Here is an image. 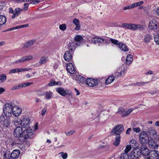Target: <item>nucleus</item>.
I'll return each instance as SVG.
<instances>
[{
  "mask_svg": "<svg viewBox=\"0 0 159 159\" xmlns=\"http://www.w3.org/2000/svg\"><path fill=\"white\" fill-rule=\"evenodd\" d=\"M30 127L26 128L23 131L22 127H17L14 130L13 134L16 137L19 138V139L22 142H24L29 139L32 138L34 134Z\"/></svg>",
  "mask_w": 159,
  "mask_h": 159,
  "instance_id": "f257e3e1",
  "label": "nucleus"
},
{
  "mask_svg": "<svg viewBox=\"0 0 159 159\" xmlns=\"http://www.w3.org/2000/svg\"><path fill=\"white\" fill-rule=\"evenodd\" d=\"M13 107L12 105L9 103H6L3 107V112L7 117L12 116Z\"/></svg>",
  "mask_w": 159,
  "mask_h": 159,
  "instance_id": "f03ea898",
  "label": "nucleus"
},
{
  "mask_svg": "<svg viewBox=\"0 0 159 159\" xmlns=\"http://www.w3.org/2000/svg\"><path fill=\"white\" fill-rule=\"evenodd\" d=\"M124 127L121 125H118L115 126L111 130V132L114 135H120L123 131Z\"/></svg>",
  "mask_w": 159,
  "mask_h": 159,
  "instance_id": "7ed1b4c3",
  "label": "nucleus"
},
{
  "mask_svg": "<svg viewBox=\"0 0 159 159\" xmlns=\"http://www.w3.org/2000/svg\"><path fill=\"white\" fill-rule=\"evenodd\" d=\"M139 140L142 144L147 143L149 140V136L146 132L143 131L140 134Z\"/></svg>",
  "mask_w": 159,
  "mask_h": 159,
  "instance_id": "20e7f679",
  "label": "nucleus"
},
{
  "mask_svg": "<svg viewBox=\"0 0 159 159\" xmlns=\"http://www.w3.org/2000/svg\"><path fill=\"white\" fill-rule=\"evenodd\" d=\"M158 21L155 20L153 19L151 20L149 23L148 28L151 30H157V27Z\"/></svg>",
  "mask_w": 159,
  "mask_h": 159,
  "instance_id": "39448f33",
  "label": "nucleus"
},
{
  "mask_svg": "<svg viewBox=\"0 0 159 159\" xmlns=\"http://www.w3.org/2000/svg\"><path fill=\"white\" fill-rule=\"evenodd\" d=\"M85 82L89 86L94 87L98 84V80L93 78H89L86 79Z\"/></svg>",
  "mask_w": 159,
  "mask_h": 159,
  "instance_id": "423d86ee",
  "label": "nucleus"
},
{
  "mask_svg": "<svg viewBox=\"0 0 159 159\" xmlns=\"http://www.w3.org/2000/svg\"><path fill=\"white\" fill-rule=\"evenodd\" d=\"M148 143L149 146L151 148L155 149L157 148V151L158 152L159 145L157 144V142L156 141L153 139H151L148 140Z\"/></svg>",
  "mask_w": 159,
  "mask_h": 159,
  "instance_id": "0eeeda50",
  "label": "nucleus"
},
{
  "mask_svg": "<svg viewBox=\"0 0 159 159\" xmlns=\"http://www.w3.org/2000/svg\"><path fill=\"white\" fill-rule=\"evenodd\" d=\"M77 46V43L71 41L67 44V47L68 48L69 51L74 52Z\"/></svg>",
  "mask_w": 159,
  "mask_h": 159,
  "instance_id": "6e6552de",
  "label": "nucleus"
},
{
  "mask_svg": "<svg viewBox=\"0 0 159 159\" xmlns=\"http://www.w3.org/2000/svg\"><path fill=\"white\" fill-rule=\"evenodd\" d=\"M21 111L20 108L18 106H15L13 107L12 114L15 116H17L21 114Z\"/></svg>",
  "mask_w": 159,
  "mask_h": 159,
  "instance_id": "1a4fd4ad",
  "label": "nucleus"
},
{
  "mask_svg": "<svg viewBox=\"0 0 159 159\" xmlns=\"http://www.w3.org/2000/svg\"><path fill=\"white\" fill-rule=\"evenodd\" d=\"M141 152L144 156L149 154L150 152L148 148L145 146V144H142L140 147Z\"/></svg>",
  "mask_w": 159,
  "mask_h": 159,
  "instance_id": "9d476101",
  "label": "nucleus"
},
{
  "mask_svg": "<svg viewBox=\"0 0 159 159\" xmlns=\"http://www.w3.org/2000/svg\"><path fill=\"white\" fill-rule=\"evenodd\" d=\"M33 57L31 56H27L21 57L20 59L18 60L15 61L14 63L15 64H17L21 63L24 62L25 61L32 59Z\"/></svg>",
  "mask_w": 159,
  "mask_h": 159,
  "instance_id": "9b49d317",
  "label": "nucleus"
},
{
  "mask_svg": "<svg viewBox=\"0 0 159 159\" xmlns=\"http://www.w3.org/2000/svg\"><path fill=\"white\" fill-rule=\"evenodd\" d=\"M137 29H139L140 30H143V27L142 25H140L129 24V29L134 30Z\"/></svg>",
  "mask_w": 159,
  "mask_h": 159,
  "instance_id": "f8f14e48",
  "label": "nucleus"
},
{
  "mask_svg": "<svg viewBox=\"0 0 159 159\" xmlns=\"http://www.w3.org/2000/svg\"><path fill=\"white\" fill-rule=\"evenodd\" d=\"M73 53L69 51H66L64 55V60L66 61H70L72 57V54Z\"/></svg>",
  "mask_w": 159,
  "mask_h": 159,
  "instance_id": "ddd939ff",
  "label": "nucleus"
},
{
  "mask_svg": "<svg viewBox=\"0 0 159 159\" xmlns=\"http://www.w3.org/2000/svg\"><path fill=\"white\" fill-rule=\"evenodd\" d=\"M36 41L35 39H32L29 40L24 44L23 48L25 49L30 47L35 43Z\"/></svg>",
  "mask_w": 159,
  "mask_h": 159,
  "instance_id": "4468645a",
  "label": "nucleus"
},
{
  "mask_svg": "<svg viewBox=\"0 0 159 159\" xmlns=\"http://www.w3.org/2000/svg\"><path fill=\"white\" fill-rule=\"evenodd\" d=\"M30 120L29 118L24 117L21 121V125L24 128L30 124Z\"/></svg>",
  "mask_w": 159,
  "mask_h": 159,
  "instance_id": "2eb2a0df",
  "label": "nucleus"
},
{
  "mask_svg": "<svg viewBox=\"0 0 159 159\" xmlns=\"http://www.w3.org/2000/svg\"><path fill=\"white\" fill-rule=\"evenodd\" d=\"M140 156V152H138L136 150L132 151L131 152L130 157L131 159H137Z\"/></svg>",
  "mask_w": 159,
  "mask_h": 159,
  "instance_id": "dca6fc26",
  "label": "nucleus"
},
{
  "mask_svg": "<svg viewBox=\"0 0 159 159\" xmlns=\"http://www.w3.org/2000/svg\"><path fill=\"white\" fill-rule=\"evenodd\" d=\"M66 70L69 73L71 74H73L75 73V69L73 64L69 63L67 65Z\"/></svg>",
  "mask_w": 159,
  "mask_h": 159,
  "instance_id": "f3484780",
  "label": "nucleus"
},
{
  "mask_svg": "<svg viewBox=\"0 0 159 159\" xmlns=\"http://www.w3.org/2000/svg\"><path fill=\"white\" fill-rule=\"evenodd\" d=\"M159 155L155 151H151L150 152L149 156L148 157L151 159H158Z\"/></svg>",
  "mask_w": 159,
  "mask_h": 159,
  "instance_id": "a211bd4d",
  "label": "nucleus"
},
{
  "mask_svg": "<svg viewBox=\"0 0 159 159\" xmlns=\"http://www.w3.org/2000/svg\"><path fill=\"white\" fill-rule=\"evenodd\" d=\"M118 45L119 48L122 51L126 52L129 50V48L127 45L121 42L118 43Z\"/></svg>",
  "mask_w": 159,
  "mask_h": 159,
  "instance_id": "6ab92c4d",
  "label": "nucleus"
},
{
  "mask_svg": "<svg viewBox=\"0 0 159 159\" xmlns=\"http://www.w3.org/2000/svg\"><path fill=\"white\" fill-rule=\"evenodd\" d=\"M20 151L19 150H14L11 154V157L12 159H15L19 156Z\"/></svg>",
  "mask_w": 159,
  "mask_h": 159,
  "instance_id": "aec40b11",
  "label": "nucleus"
},
{
  "mask_svg": "<svg viewBox=\"0 0 159 159\" xmlns=\"http://www.w3.org/2000/svg\"><path fill=\"white\" fill-rule=\"evenodd\" d=\"M75 41L77 42V45L79 46L81 43H82L83 41V37L78 35H77L74 37Z\"/></svg>",
  "mask_w": 159,
  "mask_h": 159,
  "instance_id": "412c9836",
  "label": "nucleus"
},
{
  "mask_svg": "<svg viewBox=\"0 0 159 159\" xmlns=\"http://www.w3.org/2000/svg\"><path fill=\"white\" fill-rule=\"evenodd\" d=\"M48 60V57L45 56L42 57L40 59L39 63L40 65L45 64L46 63Z\"/></svg>",
  "mask_w": 159,
  "mask_h": 159,
  "instance_id": "4be33fe9",
  "label": "nucleus"
},
{
  "mask_svg": "<svg viewBox=\"0 0 159 159\" xmlns=\"http://www.w3.org/2000/svg\"><path fill=\"white\" fill-rule=\"evenodd\" d=\"M56 91L61 95L65 96L66 95L65 90L62 88H58L56 89Z\"/></svg>",
  "mask_w": 159,
  "mask_h": 159,
  "instance_id": "5701e85b",
  "label": "nucleus"
},
{
  "mask_svg": "<svg viewBox=\"0 0 159 159\" xmlns=\"http://www.w3.org/2000/svg\"><path fill=\"white\" fill-rule=\"evenodd\" d=\"M125 109L123 107L119 108L117 112H116V114L121 115L122 116H125Z\"/></svg>",
  "mask_w": 159,
  "mask_h": 159,
  "instance_id": "b1692460",
  "label": "nucleus"
},
{
  "mask_svg": "<svg viewBox=\"0 0 159 159\" xmlns=\"http://www.w3.org/2000/svg\"><path fill=\"white\" fill-rule=\"evenodd\" d=\"M133 56L131 55H128L126 57V62L127 65H130L133 61Z\"/></svg>",
  "mask_w": 159,
  "mask_h": 159,
  "instance_id": "393cba45",
  "label": "nucleus"
},
{
  "mask_svg": "<svg viewBox=\"0 0 159 159\" xmlns=\"http://www.w3.org/2000/svg\"><path fill=\"white\" fill-rule=\"evenodd\" d=\"M52 93L50 91H47L45 93V98L46 100H48L52 98Z\"/></svg>",
  "mask_w": 159,
  "mask_h": 159,
  "instance_id": "a878e982",
  "label": "nucleus"
},
{
  "mask_svg": "<svg viewBox=\"0 0 159 159\" xmlns=\"http://www.w3.org/2000/svg\"><path fill=\"white\" fill-rule=\"evenodd\" d=\"M120 135L117 136L115 138V142L113 143V144L115 146H118L120 142Z\"/></svg>",
  "mask_w": 159,
  "mask_h": 159,
  "instance_id": "bb28decb",
  "label": "nucleus"
},
{
  "mask_svg": "<svg viewBox=\"0 0 159 159\" xmlns=\"http://www.w3.org/2000/svg\"><path fill=\"white\" fill-rule=\"evenodd\" d=\"M114 76H111L108 78L106 80L105 83L106 84H109L112 83L115 79Z\"/></svg>",
  "mask_w": 159,
  "mask_h": 159,
  "instance_id": "cd10ccee",
  "label": "nucleus"
},
{
  "mask_svg": "<svg viewBox=\"0 0 159 159\" xmlns=\"http://www.w3.org/2000/svg\"><path fill=\"white\" fill-rule=\"evenodd\" d=\"M6 22V18L3 16H0V25H2L4 24Z\"/></svg>",
  "mask_w": 159,
  "mask_h": 159,
  "instance_id": "c85d7f7f",
  "label": "nucleus"
},
{
  "mask_svg": "<svg viewBox=\"0 0 159 159\" xmlns=\"http://www.w3.org/2000/svg\"><path fill=\"white\" fill-rule=\"evenodd\" d=\"M21 120L18 118H15L12 122L13 124L15 126H17L19 124L21 125Z\"/></svg>",
  "mask_w": 159,
  "mask_h": 159,
  "instance_id": "c756f323",
  "label": "nucleus"
},
{
  "mask_svg": "<svg viewBox=\"0 0 159 159\" xmlns=\"http://www.w3.org/2000/svg\"><path fill=\"white\" fill-rule=\"evenodd\" d=\"M76 80L78 83L82 84L84 82L85 78L81 76H79Z\"/></svg>",
  "mask_w": 159,
  "mask_h": 159,
  "instance_id": "7c9ffc66",
  "label": "nucleus"
},
{
  "mask_svg": "<svg viewBox=\"0 0 159 159\" xmlns=\"http://www.w3.org/2000/svg\"><path fill=\"white\" fill-rule=\"evenodd\" d=\"M152 39V37L150 34H147L144 37V41L146 43H148Z\"/></svg>",
  "mask_w": 159,
  "mask_h": 159,
  "instance_id": "2f4dec72",
  "label": "nucleus"
},
{
  "mask_svg": "<svg viewBox=\"0 0 159 159\" xmlns=\"http://www.w3.org/2000/svg\"><path fill=\"white\" fill-rule=\"evenodd\" d=\"M10 123V120L9 119H6L5 120L2 122V125L4 127L7 128L9 125Z\"/></svg>",
  "mask_w": 159,
  "mask_h": 159,
  "instance_id": "473e14b6",
  "label": "nucleus"
},
{
  "mask_svg": "<svg viewBox=\"0 0 159 159\" xmlns=\"http://www.w3.org/2000/svg\"><path fill=\"white\" fill-rule=\"evenodd\" d=\"M149 82H137L136 83H134V84H132V85H134L135 86H143L145 85V84L148 83Z\"/></svg>",
  "mask_w": 159,
  "mask_h": 159,
  "instance_id": "72a5a7b5",
  "label": "nucleus"
},
{
  "mask_svg": "<svg viewBox=\"0 0 159 159\" xmlns=\"http://www.w3.org/2000/svg\"><path fill=\"white\" fill-rule=\"evenodd\" d=\"M7 76L5 74H2L0 75V81L1 82H4L6 80Z\"/></svg>",
  "mask_w": 159,
  "mask_h": 159,
  "instance_id": "f704fd0d",
  "label": "nucleus"
},
{
  "mask_svg": "<svg viewBox=\"0 0 159 159\" xmlns=\"http://www.w3.org/2000/svg\"><path fill=\"white\" fill-rule=\"evenodd\" d=\"M143 3V1H141L132 3V4L134 8L138 6H139Z\"/></svg>",
  "mask_w": 159,
  "mask_h": 159,
  "instance_id": "c9c22d12",
  "label": "nucleus"
},
{
  "mask_svg": "<svg viewBox=\"0 0 159 159\" xmlns=\"http://www.w3.org/2000/svg\"><path fill=\"white\" fill-rule=\"evenodd\" d=\"M131 145H127L124 150V151L125 152V153H124V155L126 154L131 149ZM124 156V155H123Z\"/></svg>",
  "mask_w": 159,
  "mask_h": 159,
  "instance_id": "e433bc0d",
  "label": "nucleus"
},
{
  "mask_svg": "<svg viewBox=\"0 0 159 159\" xmlns=\"http://www.w3.org/2000/svg\"><path fill=\"white\" fill-rule=\"evenodd\" d=\"M59 155H61V156L63 159H66L68 157V154L67 153L64 152H60Z\"/></svg>",
  "mask_w": 159,
  "mask_h": 159,
  "instance_id": "4c0bfd02",
  "label": "nucleus"
},
{
  "mask_svg": "<svg viewBox=\"0 0 159 159\" xmlns=\"http://www.w3.org/2000/svg\"><path fill=\"white\" fill-rule=\"evenodd\" d=\"M129 145H131V147H133L136 145L137 142L134 140H131L129 141Z\"/></svg>",
  "mask_w": 159,
  "mask_h": 159,
  "instance_id": "58836bf2",
  "label": "nucleus"
},
{
  "mask_svg": "<svg viewBox=\"0 0 159 159\" xmlns=\"http://www.w3.org/2000/svg\"><path fill=\"white\" fill-rule=\"evenodd\" d=\"M18 72H20V68L14 69L11 70L9 72V73H14Z\"/></svg>",
  "mask_w": 159,
  "mask_h": 159,
  "instance_id": "ea45409f",
  "label": "nucleus"
},
{
  "mask_svg": "<svg viewBox=\"0 0 159 159\" xmlns=\"http://www.w3.org/2000/svg\"><path fill=\"white\" fill-rule=\"evenodd\" d=\"M154 40L157 44L159 45V35H156L155 36Z\"/></svg>",
  "mask_w": 159,
  "mask_h": 159,
  "instance_id": "a19ab883",
  "label": "nucleus"
},
{
  "mask_svg": "<svg viewBox=\"0 0 159 159\" xmlns=\"http://www.w3.org/2000/svg\"><path fill=\"white\" fill-rule=\"evenodd\" d=\"M133 111L132 109H128L127 111H125V116H128L129 114Z\"/></svg>",
  "mask_w": 159,
  "mask_h": 159,
  "instance_id": "79ce46f5",
  "label": "nucleus"
},
{
  "mask_svg": "<svg viewBox=\"0 0 159 159\" xmlns=\"http://www.w3.org/2000/svg\"><path fill=\"white\" fill-rule=\"evenodd\" d=\"M60 29L63 31L65 30L66 28V26L65 24H63L59 26Z\"/></svg>",
  "mask_w": 159,
  "mask_h": 159,
  "instance_id": "37998d69",
  "label": "nucleus"
},
{
  "mask_svg": "<svg viewBox=\"0 0 159 159\" xmlns=\"http://www.w3.org/2000/svg\"><path fill=\"white\" fill-rule=\"evenodd\" d=\"M133 8L132 4L130 5L127 6L123 7V9L124 10H126L127 9H132Z\"/></svg>",
  "mask_w": 159,
  "mask_h": 159,
  "instance_id": "c03bdc74",
  "label": "nucleus"
},
{
  "mask_svg": "<svg viewBox=\"0 0 159 159\" xmlns=\"http://www.w3.org/2000/svg\"><path fill=\"white\" fill-rule=\"evenodd\" d=\"M20 29V27L19 26L14 27L8 29H7V30H6L5 31H10L12 30H13L15 29Z\"/></svg>",
  "mask_w": 159,
  "mask_h": 159,
  "instance_id": "a18cd8bd",
  "label": "nucleus"
},
{
  "mask_svg": "<svg viewBox=\"0 0 159 159\" xmlns=\"http://www.w3.org/2000/svg\"><path fill=\"white\" fill-rule=\"evenodd\" d=\"M98 38H94L92 39L91 40L92 43L94 44L98 43Z\"/></svg>",
  "mask_w": 159,
  "mask_h": 159,
  "instance_id": "49530a36",
  "label": "nucleus"
},
{
  "mask_svg": "<svg viewBox=\"0 0 159 159\" xmlns=\"http://www.w3.org/2000/svg\"><path fill=\"white\" fill-rule=\"evenodd\" d=\"M110 41L112 43L114 44L117 45L118 44V41L117 40L115 39H111Z\"/></svg>",
  "mask_w": 159,
  "mask_h": 159,
  "instance_id": "de8ad7c7",
  "label": "nucleus"
},
{
  "mask_svg": "<svg viewBox=\"0 0 159 159\" xmlns=\"http://www.w3.org/2000/svg\"><path fill=\"white\" fill-rule=\"evenodd\" d=\"M73 23L75 25H77L80 24L79 20L78 19L75 18L73 20Z\"/></svg>",
  "mask_w": 159,
  "mask_h": 159,
  "instance_id": "09e8293b",
  "label": "nucleus"
},
{
  "mask_svg": "<svg viewBox=\"0 0 159 159\" xmlns=\"http://www.w3.org/2000/svg\"><path fill=\"white\" fill-rule=\"evenodd\" d=\"M129 24L130 23H123L122 24V27H124L125 28H126L128 29H129Z\"/></svg>",
  "mask_w": 159,
  "mask_h": 159,
  "instance_id": "8fccbe9b",
  "label": "nucleus"
},
{
  "mask_svg": "<svg viewBox=\"0 0 159 159\" xmlns=\"http://www.w3.org/2000/svg\"><path fill=\"white\" fill-rule=\"evenodd\" d=\"M9 154L7 152H5L3 154L4 159H9Z\"/></svg>",
  "mask_w": 159,
  "mask_h": 159,
  "instance_id": "3c124183",
  "label": "nucleus"
},
{
  "mask_svg": "<svg viewBox=\"0 0 159 159\" xmlns=\"http://www.w3.org/2000/svg\"><path fill=\"white\" fill-rule=\"evenodd\" d=\"M133 130L136 133H138L140 131V129L139 127L133 128Z\"/></svg>",
  "mask_w": 159,
  "mask_h": 159,
  "instance_id": "603ef678",
  "label": "nucleus"
},
{
  "mask_svg": "<svg viewBox=\"0 0 159 159\" xmlns=\"http://www.w3.org/2000/svg\"><path fill=\"white\" fill-rule=\"evenodd\" d=\"M75 132V131L74 130H72L67 133H65V134L67 136H69L72 135L74 134Z\"/></svg>",
  "mask_w": 159,
  "mask_h": 159,
  "instance_id": "864d4df0",
  "label": "nucleus"
},
{
  "mask_svg": "<svg viewBox=\"0 0 159 159\" xmlns=\"http://www.w3.org/2000/svg\"><path fill=\"white\" fill-rule=\"evenodd\" d=\"M22 10V9L19 8H17L15 10V12L18 15H19Z\"/></svg>",
  "mask_w": 159,
  "mask_h": 159,
  "instance_id": "5fc2aeb1",
  "label": "nucleus"
},
{
  "mask_svg": "<svg viewBox=\"0 0 159 159\" xmlns=\"http://www.w3.org/2000/svg\"><path fill=\"white\" fill-rule=\"evenodd\" d=\"M6 119L5 116L2 115L0 117V122H2L5 120Z\"/></svg>",
  "mask_w": 159,
  "mask_h": 159,
  "instance_id": "6e6d98bb",
  "label": "nucleus"
},
{
  "mask_svg": "<svg viewBox=\"0 0 159 159\" xmlns=\"http://www.w3.org/2000/svg\"><path fill=\"white\" fill-rule=\"evenodd\" d=\"M56 81L54 80H52L51 82H50L48 84V85L50 86H52L53 85H55Z\"/></svg>",
  "mask_w": 159,
  "mask_h": 159,
  "instance_id": "4d7b16f0",
  "label": "nucleus"
},
{
  "mask_svg": "<svg viewBox=\"0 0 159 159\" xmlns=\"http://www.w3.org/2000/svg\"><path fill=\"white\" fill-rule=\"evenodd\" d=\"M98 43H102L104 41H106V39H104L102 38H98Z\"/></svg>",
  "mask_w": 159,
  "mask_h": 159,
  "instance_id": "13d9d810",
  "label": "nucleus"
},
{
  "mask_svg": "<svg viewBox=\"0 0 159 159\" xmlns=\"http://www.w3.org/2000/svg\"><path fill=\"white\" fill-rule=\"evenodd\" d=\"M20 85H16L14 87H13L12 89H11L12 90H15L17 89H20Z\"/></svg>",
  "mask_w": 159,
  "mask_h": 159,
  "instance_id": "bf43d9fd",
  "label": "nucleus"
},
{
  "mask_svg": "<svg viewBox=\"0 0 159 159\" xmlns=\"http://www.w3.org/2000/svg\"><path fill=\"white\" fill-rule=\"evenodd\" d=\"M47 111V109L46 108H44L43 109L41 113V115L43 116H44L45 114Z\"/></svg>",
  "mask_w": 159,
  "mask_h": 159,
  "instance_id": "052dcab7",
  "label": "nucleus"
},
{
  "mask_svg": "<svg viewBox=\"0 0 159 159\" xmlns=\"http://www.w3.org/2000/svg\"><path fill=\"white\" fill-rule=\"evenodd\" d=\"M31 69L30 68L29 69H28L27 68H20V72H21L23 71H27L28 70H30Z\"/></svg>",
  "mask_w": 159,
  "mask_h": 159,
  "instance_id": "680f3d73",
  "label": "nucleus"
},
{
  "mask_svg": "<svg viewBox=\"0 0 159 159\" xmlns=\"http://www.w3.org/2000/svg\"><path fill=\"white\" fill-rule=\"evenodd\" d=\"M40 2V1L38 0L33 1L32 2H31L30 4H36L37 3H39Z\"/></svg>",
  "mask_w": 159,
  "mask_h": 159,
  "instance_id": "e2e57ef3",
  "label": "nucleus"
},
{
  "mask_svg": "<svg viewBox=\"0 0 159 159\" xmlns=\"http://www.w3.org/2000/svg\"><path fill=\"white\" fill-rule=\"evenodd\" d=\"M115 73V75L116 76H117V77H118L119 76H121L122 75V73H121V72H116Z\"/></svg>",
  "mask_w": 159,
  "mask_h": 159,
  "instance_id": "0e129e2a",
  "label": "nucleus"
},
{
  "mask_svg": "<svg viewBox=\"0 0 159 159\" xmlns=\"http://www.w3.org/2000/svg\"><path fill=\"white\" fill-rule=\"evenodd\" d=\"M65 92L66 93V95L68 94L69 95H70L72 94L71 91L67 90H65Z\"/></svg>",
  "mask_w": 159,
  "mask_h": 159,
  "instance_id": "69168bd1",
  "label": "nucleus"
},
{
  "mask_svg": "<svg viewBox=\"0 0 159 159\" xmlns=\"http://www.w3.org/2000/svg\"><path fill=\"white\" fill-rule=\"evenodd\" d=\"M76 26L75 28V30L77 31H78L80 30V24L77 25H76Z\"/></svg>",
  "mask_w": 159,
  "mask_h": 159,
  "instance_id": "338daca9",
  "label": "nucleus"
},
{
  "mask_svg": "<svg viewBox=\"0 0 159 159\" xmlns=\"http://www.w3.org/2000/svg\"><path fill=\"white\" fill-rule=\"evenodd\" d=\"M39 126V124L38 123H36L35 125L34 126V128H33L34 129V131L37 130L38 129V127Z\"/></svg>",
  "mask_w": 159,
  "mask_h": 159,
  "instance_id": "774afa93",
  "label": "nucleus"
}]
</instances>
